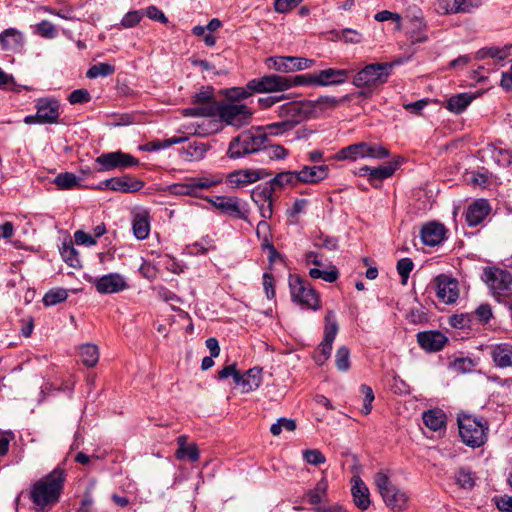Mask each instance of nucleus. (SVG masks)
Wrapping results in <instances>:
<instances>
[{"label": "nucleus", "instance_id": "44", "mask_svg": "<svg viewBox=\"0 0 512 512\" xmlns=\"http://www.w3.org/2000/svg\"><path fill=\"white\" fill-rule=\"evenodd\" d=\"M328 488V483L326 479H321L314 489L309 490L306 493V498L310 504L317 505L322 502L323 498L326 496Z\"/></svg>", "mask_w": 512, "mask_h": 512}, {"label": "nucleus", "instance_id": "17", "mask_svg": "<svg viewBox=\"0 0 512 512\" xmlns=\"http://www.w3.org/2000/svg\"><path fill=\"white\" fill-rule=\"evenodd\" d=\"M437 297L445 304H452L459 297L458 282L456 279L441 274L434 279Z\"/></svg>", "mask_w": 512, "mask_h": 512}, {"label": "nucleus", "instance_id": "9", "mask_svg": "<svg viewBox=\"0 0 512 512\" xmlns=\"http://www.w3.org/2000/svg\"><path fill=\"white\" fill-rule=\"evenodd\" d=\"M222 182L220 176H199L187 179L184 183L169 186L171 194L179 196H197L198 190H206Z\"/></svg>", "mask_w": 512, "mask_h": 512}, {"label": "nucleus", "instance_id": "59", "mask_svg": "<svg viewBox=\"0 0 512 512\" xmlns=\"http://www.w3.org/2000/svg\"><path fill=\"white\" fill-rule=\"evenodd\" d=\"M511 46H505L502 48L490 47L482 50V56H489L498 60H504L510 55Z\"/></svg>", "mask_w": 512, "mask_h": 512}, {"label": "nucleus", "instance_id": "47", "mask_svg": "<svg viewBox=\"0 0 512 512\" xmlns=\"http://www.w3.org/2000/svg\"><path fill=\"white\" fill-rule=\"evenodd\" d=\"M114 71H115V68L113 65H111L109 63L102 62V63H98V64L91 66L87 70L86 76L89 79H95L98 77H107V76L113 74Z\"/></svg>", "mask_w": 512, "mask_h": 512}, {"label": "nucleus", "instance_id": "12", "mask_svg": "<svg viewBox=\"0 0 512 512\" xmlns=\"http://www.w3.org/2000/svg\"><path fill=\"white\" fill-rule=\"evenodd\" d=\"M266 64L275 71L292 73L312 68L315 65V60L304 57L278 56L268 58Z\"/></svg>", "mask_w": 512, "mask_h": 512}, {"label": "nucleus", "instance_id": "49", "mask_svg": "<svg viewBox=\"0 0 512 512\" xmlns=\"http://www.w3.org/2000/svg\"><path fill=\"white\" fill-rule=\"evenodd\" d=\"M396 164L389 163L387 165H382L376 168H373L371 171V176L369 178V181L373 183L374 181H382L386 178L391 177L395 170H396Z\"/></svg>", "mask_w": 512, "mask_h": 512}, {"label": "nucleus", "instance_id": "55", "mask_svg": "<svg viewBox=\"0 0 512 512\" xmlns=\"http://www.w3.org/2000/svg\"><path fill=\"white\" fill-rule=\"evenodd\" d=\"M309 275L314 279H323L326 282L333 283L338 279V271L335 267H332L330 270L322 271L318 268H312L309 271Z\"/></svg>", "mask_w": 512, "mask_h": 512}, {"label": "nucleus", "instance_id": "18", "mask_svg": "<svg viewBox=\"0 0 512 512\" xmlns=\"http://www.w3.org/2000/svg\"><path fill=\"white\" fill-rule=\"evenodd\" d=\"M309 103L306 101H292L281 105L278 110V116L283 118L284 121L289 122V126L309 118Z\"/></svg>", "mask_w": 512, "mask_h": 512}, {"label": "nucleus", "instance_id": "20", "mask_svg": "<svg viewBox=\"0 0 512 512\" xmlns=\"http://www.w3.org/2000/svg\"><path fill=\"white\" fill-rule=\"evenodd\" d=\"M213 93L210 88L202 89L195 93L193 102L196 104H204L202 107H191L184 110L186 116L210 117L215 114L216 106L211 104Z\"/></svg>", "mask_w": 512, "mask_h": 512}, {"label": "nucleus", "instance_id": "27", "mask_svg": "<svg viewBox=\"0 0 512 512\" xmlns=\"http://www.w3.org/2000/svg\"><path fill=\"white\" fill-rule=\"evenodd\" d=\"M328 165L303 166L299 171V179L302 184H317L328 177Z\"/></svg>", "mask_w": 512, "mask_h": 512}, {"label": "nucleus", "instance_id": "29", "mask_svg": "<svg viewBox=\"0 0 512 512\" xmlns=\"http://www.w3.org/2000/svg\"><path fill=\"white\" fill-rule=\"evenodd\" d=\"M445 234H446V229H445L444 225H442L440 223H436V222H429V223L425 224L422 227L421 233H420L422 242L425 245H428L431 247L440 244L444 240Z\"/></svg>", "mask_w": 512, "mask_h": 512}, {"label": "nucleus", "instance_id": "16", "mask_svg": "<svg viewBox=\"0 0 512 512\" xmlns=\"http://www.w3.org/2000/svg\"><path fill=\"white\" fill-rule=\"evenodd\" d=\"M274 190L267 183L257 185L251 191V199L258 208L263 219H271L273 216Z\"/></svg>", "mask_w": 512, "mask_h": 512}, {"label": "nucleus", "instance_id": "36", "mask_svg": "<svg viewBox=\"0 0 512 512\" xmlns=\"http://www.w3.org/2000/svg\"><path fill=\"white\" fill-rule=\"evenodd\" d=\"M208 151V146L203 142H190L182 147L180 153L187 162L201 161Z\"/></svg>", "mask_w": 512, "mask_h": 512}, {"label": "nucleus", "instance_id": "22", "mask_svg": "<svg viewBox=\"0 0 512 512\" xmlns=\"http://www.w3.org/2000/svg\"><path fill=\"white\" fill-rule=\"evenodd\" d=\"M349 71L345 69L327 68L315 72L316 87H328L343 84L347 81Z\"/></svg>", "mask_w": 512, "mask_h": 512}, {"label": "nucleus", "instance_id": "40", "mask_svg": "<svg viewBox=\"0 0 512 512\" xmlns=\"http://www.w3.org/2000/svg\"><path fill=\"white\" fill-rule=\"evenodd\" d=\"M214 240L210 236H204L200 241L194 242L186 247L188 255H204L210 250H214Z\"/></svg>", "mask_w": 512, "mask_h": 512}, {"label": "nucleus", "instance_id": "24", "mask_svg": "<svg viewBox=\"0 0 512 512\" xmlns=\"http://www.w3.org/2000/svg\"><path fill=\"white\" fill-rule=\"evenodd\" d=\"M350 95H345L342 98H335L333 96H321L315 100H306L309 103V117L316 116L328 110H334L342 103L349 101Z\"/></svg>", "mask_w": 512, "mask_h": 512}, {"label": "nucleus", "instance_id": "48", "mask_svg": "<svg viewBox=\"0 0 512 512\" xmlns=\"http://www.w3.org/2000/svg\"><path fill=\"white\" fill-rule=\"evenodd\" d=\"M68 297V292L64 288H54L49 290L43 297L45 306H54L58 303L65 301Z\"/></svg>", "mask_w": 512, "mask_h": 512}, {"label": "nucleus", "instance_id": "33", "mask_svg": "<svg viewBox=\"0 0 512 512\" xmlns=\"http://www.w3.org/2000/svg\"><path fill=\"white\" fill-rule=\"evenodd\" d=\"M112 191L121 193H135L144 187L142 180L136 179L130 175L112 178Z\"/></svg>", "mask_w": 512, "mask_h": 512}, {"label": "nucleus", "instance_id": "19", "mask_svg": "<svg viewBox=\"0 0 512 512\" xmlns=\"http://www.w3.org/2000/svg\"><path fill=\"white\" fill-rule=\"evenodd\" d=\"M100 294H113L126 290L129 285L125 277L119 273H109L93 281Z\"/></svg>", "mask_w": 512, "mask_h": 512}, {"label": "nucleus", "instance_id": "39", "mask_svg": "<svg viewBox=\"0 0 512 512\" xmlns=\"http://www.w3.org/2000/svg\"><path fill=\"white\" fill-rule=\"evenodd\" d=\"M474 98V95L468 93L454 95L447 100L446 108L453 113L460 114L470 105Z\"/></svg>", "mask_w": 512, "mask_h": 512}, {"label": "nucleus", "instance_id": "7", "mask_svg": "<svg viewBox=\"0 0 512 512\" xmlns=\"http://www.w3.org/2000/svg\"><path fill=\"white\" fill-rule=\"evenodd\" d=\"M482 279L499 302L511 292L512 275L506 270L486 267L483 270Z\"/></svg>", "mask_w": 512, "mask_h": 512}, {"label": "nucleus", "instance_id": "25", "mask_svg": "<svg viewBox=\"0 0 512 512\" xmlns=\"http://www.w3.org/2000/svg\"><path fill=\"white\" fill-rule=\"evenodd\" d=\"M262 368L253 367L244 374H235L234 382L241 388L242 393L256 390L262 382Z\"/></svg>", "mask_w": 512, "mask_h": 512}, {"label": "nucleus", "instance_id": "56", "mask_svg": "<svg viewBox=\"0 0 512 512\" xmlns=\"http://www.w3.org/2000/svg\"><path fill=\"white\" fill-rule=\"evenodd\" d=\"M296 428V423L292 419L280 418L276 423L271 425L270 431L273 435H279L282 430H286L288 432L294 431Z\"/></svg>", "mask_w": 512, "mask_h": 512}, {"label": "nucleus", "instance_id": "37", "mask_svg": "<svg viewBox=\"0 0 512 512\" xmlns=\"http://www.w3.org/2000/svg\"><path fill=\"white\" fill-rule=\"evenodd\" d=\"M423 421L425 426L434 432L445 430L446 415L440 409H432L424 412Z\"/></svg>", "mask_w": 512, "mask_h": 512}, {"label": "nucleus", "instance_id": "45", "mask_svg": "<svg viewBox=\"0 0 512 512\" xmlns=\"http://www.w3.org/2000/svg\"><path fill=\"white\" fill-rule=\"evenodd\" d=\"M63 260L71 267H79L80 260L78 258V252L74 248L72 242H64L60 249Z\"/></svg>", "mask_w": 512, "mask_h": 512}, {"label": "nucleus", "instance_id": "62", "mask_svg": "<svg viewBox=\"0 0 512 512\" xmlns=\"http://www.w3.org/2000/svg\"><path fill=\"white\" fill-rule=\"evenodd\" d=\"M36 29L37 32L45 38L52 39L57 35L55 26L50 21L47 20H43L40 23H38Z\"/></svg>", "mask_w": 512, "mask_h": 512}, {"label": "nucleus", "instance_id": "34", "mask_svg": "<svg viewBox=\"0 0 512 512\" xmlns=\"http://www.w3.org/2000/svg\"><path fill=\"white\" fill-rule=\"evenodd\" d=\"M266 183L271 185V188L275 191L277 189L295 187L300 184V179L298 171H283L276 174L270 181Z\"/></svg>", "mask_w": 512, "mask_h": 512}, {"label": "nucleus", "instance_id": "52", "mask_svg": "<svg viewBox=\"0 0 512 512\" xmlns=\"http://www.w3.org/2000/svg\"><path fill=\"white\" fill-rule=\"evenodd\" d=\"M455 481L459 487L470 490L475 485V478L472 473L466 469H460L455 475Z\"/></svg>", "mask_w": 512, "mask_h": 512}, {"label": "nucleus", "instance_id": "6", "mask_svg": "<svg viewBox=\"0 0 512 512\" xmlns=\"http://www.w3.org/2000/svg\"><path fill=\"white\" fill-rule=\"evenodd\" d=\"M215 114L226 125L240 128L251 122L253 112L245 104L222 102L216 106Z\"/></svg>", "mask_w": 512, "mask_h": 512}, {"label": "nucleus", "instance_id": "23", "mask_svg": "<svg viewBox=\"0 0 512 512\" xmlns=\"http://www.w3.org/2000/svg\"><path fill=\"white\" fill-rule=\"evenodd\" d=\"M447 337L435 330L423 331L417 334L418 345L427 352H437L446 345Z\"/></svg>", "mask_w": 512, "mask_h": 512}, {"label": "nucleus", "instance_id": "26", "mask_svg": "<svg viewBox=\"0 0 512 512\" xmlns=\"http://www.w3.org/2000/svg\"><path fill=\"white\" fill-rule=\"evenodd\" d=\"M426 30L427 24L424 21L421 12H418L408 17L407 36L412 44L426 42L428 40Z\"/></svg>", "mask_w": 512, "mask_h": 512}, {"label": "nucleus", "instance_id": "51", "mask_svg": "<svg viewBox=\"0 0 512 512\" xmlns=\"http://www.w3.org/2000/svg\"><path fill=\"white\" fill-rule=\"evenodd\" d=\"M491 158L501 167H507L512 164V153L501 148H493L491 150Z\"/></svg>", "mask_w": 512, "mask_h": 512}, {"label": "nucleus", "instance_id": "4", "mask_svg": "<svg viewBox=\"0 0 512 512\" xmlns=\"http://www.w3.org/2000/svg\"><path fill=\"white\" fill-rule=\"evenodd\" d=\"M389 156V150L379 144L369 142H357L340 149L335 159L338 161H358L363 159L381 160Z\"/></svg>", "mask_w": 512, "mask_h": 512}, {"label": "nucleus", "instance_id": "61", "mask_svg": "<svg viewBox=\"0 0 512 512\" xmlns=\"http://www.w3.org/2000/svg\"><path fill=\"white\" fill-rule=\"evenodd\" d=\"M438 11L443 14L459 13V0H438Z\"/></svg>", "mask_w": 512, "mask_h": 512}, {"label": "nucleus", "instance_id": "38", "mask_svg": "<svg viewBox=\"0 0 512 512\" xmlns=\"http://www.w3.org/2000/svg\"><path fill=\"white\" fill-rule=\"evenodd\" d=\"M132 230L138 240H144L150 233V220L147 212L138 213L132 221Z\"/></svg>", "mask_w": 512, "mask_h": 512}, {"label": "nucleus", "instance_id": "64", "mask_svg": "<svg viewBox=\"0 0 512 512\" xmlns=\"http://www.w3.org/2000/svg\"><path fill=\"white\" fill-rule=\"evenodd\" d=\"M91 96L85 89H77L70 93L69 102L71 104L86 103L90 100Z\"/></svg>", "mask_w": 512, "mask_h": 512}, {"label": "nucleus", "instance_id": "28", "mask_svg": "<svg viewBox=\"0 0 512 512\" xmlns=\"http://www.w3.org/2000/svg\"><path fill=\"white\" fill-rule=\"evenodd\" d=\"M490 205L484 199H479L470 204L466 210V222L469 226L479 225L489 214Z\"/></svg>", "mask_w": 512, "mask_h": 512}, {"label": "nucleus", "instance_id": "43", "mask_svg": "<svg viewBox=\"0 0 512 512\" xmlns=\"http://www.w3.org/2000/svg\"><path fill=\"white\" fill-rule=\"evenodd\" d=\"M287 90L298 86L316 87L315 72L286 77Z\"/></svg>", "mask_w": 512, "mask_h": 512}, {"label": "nucleus", "instance_id": "32", "mask_svg": "<svg viewBox=\"0 0 512 512\" xmlns=\"http://www.w3.org/2000/svg\"><path fill=\"white\" fill-rule=\"evenodd\" d=\"M494 364L499 368L512 367V344L500 343L490 349Z\"/></svg>", "mask_w": 512, "mask_h": 512}, {"label": "nucleus", "instance_id": "31", "mask_svg": "<svg viewBox=\"0 0 512 512\" xmlns=\"http://www.w3.org/2000/svg\"><path fill=\"white\" fill-rule=\"evenodd\" d=\"M351 482V493L355 505L362 510H366L370 506V492L367 485L357 475L352 477Z\"/></svg>", "mask_w": 512, "mask_h": 512}, {"label": "nucleus", "instance_id": "42", "mask_svg": "<svg viewBox=\"0 0 512 512\" xmlns=\"http://www.w3.org/2000/svg\"><path fill=\"white\" fill-rule=\"evenodd\" d=\"M80 356L84 365L93 367L98 363V347L93 344H84L80 347Z\"/></svg>", "mask_w": 512, "mask_h": 512}, {"label": "nucleus", "instance_id": "58", "mask_svg": "<svg viewBox=\"0 0 512 512\" xmlns=\"http://www.w3.org/2000/svg\"><path fill=\"white\" fill-rule=\"evenodd\" d=\"M360 392L364 396V404L362 407V413L368 415L372 410V402L374 401V392L368 385L362 384L360 386Z\"/></svg>", "mask_w": 512, "mask_h": 512}, {"label": "nucleus", "instance_id": "21", "mask_svg": "<svg viewBox=\"0 0 512 512\" xmlns=\"http://www.w3.org/2000/svg\"><path fill=\"white\" fill-rule=\"evenodd\" d=\"M38 123H57L59 118V103L55 99L41 98L36 102Z\"/></svg>", "mask_w": 512, "mask_h": 512}, {"label": "nucleus", "instance_id": "14", "mask_svg": "<svg viewBox=\"0 0 512 512\" xmlns=\"http://www.w3.org/2000/svg\"><path fill=\"white\" fill-rule=\"evenodd\" d=\"M216 209L233 218L247 220L249 210L237 197L217 196L208 200Z\"/></svg>", "mask_w": 512, "mask_h": 512}, {"label": "nucleus", "instance_id": "46", "mask_svg": "<svg viewBox=\"0 0 512 512\" xmlns=\"http://www.w3.org/2000/svg\"><path fill=\"white\" fill-rule=\"evenodd\" d=\"M373 480L381 496H383V493L388 492V490L394 487V485L390 482L388 470L381 469L380 471L375 473Z\"/></svg>", "mask_w": 512, "mask_h": 512}, {"label": "nucleus", "instance_id": "15", "mask_svg": "<svg viewBox=\"0 0 512 512\" xmlns=\"http://www.w3.org/2000/svg\"><path fill=\"white\" fill-rule=\"evenodd\" d=\"M247 88L254 93H274L287 90L286 77L269 74L254 78L247 83Z\"/></svg>", "mask_w": 512, "mask_h": 512}, {"label": "nucleus", "instance_id": "11", "mask_svg": "<svg viewBox=\"0 0 512 512\" xmlns=\"http://www.w3.org/2000/svg\"><path fill=\"white\" fill-rule=\"evenodd\" d=\"M96 163L100 165L99 171H111L137 166L139 160L129 153L118 150L101 154L96 158Z\"/></svg>", "mask_w": 512, "mask_h": 512}, {"label": "nucleus", "instance_id": "57", "mask_svg": "<svg viewBox=\"0 0 512 512\" xmlns=\"http://www.w3.org/2000/svg\"><path fill=\"white\" fill-rule=\"evenodd\" d=\"M143 18L142 10H133L127 12L121 19V26L124 28H132L136 26Z\"/></svg>", "mask_w": 512, "mask_h": 512}, {"label": "nucleus", "instance_id": "3", "mask_svg": "<svg viewBox=\"0 0 512 512\" xmlns=\"http://www.w3.org/2000/svg\"><path fill=\"white\" fill-rule=\"evenodd\" d=\"M267 140L263 127L251 128L233 138L227 150L230 159H239L245 155L259 151Z\"/></svg>", "mask_w": 512, "mask_h": 512}, {"label": "nucleus", "instance_id": "1", "mask_svg": "<svg viewBox=\"0 0 512 512\" xmlns=\"http://www.w3.org/2000/svg\"><path fill=\"white\" fill-rule=\"evenodd\" d=\"M64 480V470L55 468L51 473L34 483L30 493L33 503L39 508L56 503L63 489Z\"/></svg>", "mask_w": 512, "mask_h": 512}, {"label": "nucleus", "instance_id": "54", "mask_svg": "<svg viewBox=\"0 0 512 512\" xmlns=\"http://www.w3.org/2000/svg\"><path fill=\"white\" fill-rule=\"evenodd\" d=\"M54 183L60 189H71L78 184V178L73 173H61L56 176Z\"/></svg>", "mask_w": 512, "mask_h": 512}, {"label": "nucleus", "instance_id": "8", "mask_svg": "<svg viewBox=\"0 0 512 512\" xmlns=\"http://www.w3.org/2000/svg\"><path fill=\"white\" fill-rule=\"evenodd\" d=\"M337 333L338 323L335 313L328 311L325 316L324 338L313 353V359L317 365L321 366L329 359Z\"/></svg>", "mask_w": 512, "mask_h": 512}, {"label": "nucleus", "instance_id": "63", "mask_svg": "<svg viewBox=\"0 0 512 512\" xmlns=\"http://www.w3.org/2000/svg\"><path fill=\"white\" fill-rule=\"evenodd\" d=\"M303 458L306 462L313 465L325 462V456L320 452V450H304Z\"/></svg>", "mask_w": 512, "mask_h": 512}, {"label": "nucleus", "instance_id": "53", "mask_svg": "<svg viewBox=\"0 0 512 512\" xmlns=\"http://www.w3.org/2000/svg\"><path fill=\"white\" fill-rule=\"evenodd\" d=\"M254 92H251L247 86L245 88L243 87H233L230 89H227L225 92V97L227 100H229V103H236L240 100L248 98L250 95H252Z\"/></svg>", "mask_w": 512, "mask_h": 512}, {"label": "nucleus", "instance_id": "35", "mask_svg": "<svg viewBox=\"0 0 512 512\" xmlns=\"http://www.w3.org/2000/svg\"><path fill=\"white\" fill-rule=\"evenodd\" d=\"M0 45L3 50L17 51L23 45V35L14 28H9L0 33Z\"/></svg>", "mask_w": 512, "mask_h": 512}, {"label": "nucleus", "instance_id": "10", "mask_svg": "<svg viewBox=\"0 0 512 512\" xmlns=\"http://www.w3.org/2000/svg\"><path fill=\"white\" fill-rule=\"evenodd\" d=\"M289 286L295 302L313 310L320 308L319 296L309 283L296 276L290 277Z\"/></svg>", "mask_w": 512, "mask_h": 512}, {"label": "nucleus", "instance_id": "13", "mask_svg": "<svg viewBox=\"0 0 512 512\" xmlns=\"http://www.w3.org/2000/svg\"><path fill=\"white\" fill-rule=\"evenodd\" d=\"M268 176H270V173L264 169H238L230 172L226 176L225 182L231 189H241Z\"/></svg>", "mask_w": 512, "mask_h": 512}, {"label": "nucleus", "instance_id": "5", "mask_svg": "<svg viewBox=\"0 0 512 512\" xmlns=\"http://www.w3.org/2000/svg\"><path fill=\"white\" fill-rule=\"evenodd\" d=\"M392 68V63H373L366 65L354 76L352 83L358 88H375L387 81Z\"/></svg>", "mask_w": 512, "mask_h": 512}, {"label": "nucleus", "instance_id": "50", "mask_svg": "<svg viewBox=\"0 0 512 512\" xmlns=\"http://www.w3.org/2000/svg\"><path fill=\"white\" fill-rule=\"evenodd\" d=\"M335 364L337 369L341 372H346L350 368V352L346 346H341L337 349Z\"/></svg>", "mask_w": 512, "mask_h": 512}, {"label": "nucleus", "instance_id": "30", "mask_svg": "<svg viewBox=\"0 0 512 512\" xmlns=\"http://www.w3.org/2000/svg\"><path fill=\"white\" fill-rule=\"evenodd\" d=\"M384 503L394 512H402L408 507L409 496L400 488L394 486L381 496Z\"/></svg>", "mask_w": 512, "mask_h": 512}, {"label": "nucleus", "instance_id": "41", "mask_svg": "<svg viewBox=\"0 0 512 512\" xmlns=\"http://www.w3.org/2000/svg\"><path fill=\"white\" fill-rule=\"evenodd\" d=\"M187 140V137H178L173 136L168 139L164 140H153L148 143H146L144 146L141 147L142 150L147 152H154L161 149H166L174 144H180Z\"/></svg>", "mask_w": 512, "mask_h": 512}, {"label": "nucleus", "instance_id": "2", "mask_svg": "<svg viewBox=\"0 0 512 512\" xmlns=\"http://www.w3.org/2000/svg\"><path fill=\"white\" fill-rule=\"evenodd\" d=\"M457 424L459 436L466 446L480 448L487 442L489 425L485 419L467 413H459Z\"/></svg>", "mask_w": 512, "mask_h": 512}, {"label": "nucleus", "instance_id": "60", "mask_svg": "<svg viewBox=\"0 0 512 512\" xmlns=\"http://www.w3.org/2000/svg\"><path fill=\"white\" fill-rule=\"evenodd\" d=\"M414 264L410 258H402L397 263V271L402 278V284H406Z\"/></svg>", "mask_w": 512, "mask_h": 512}]
</instances>
